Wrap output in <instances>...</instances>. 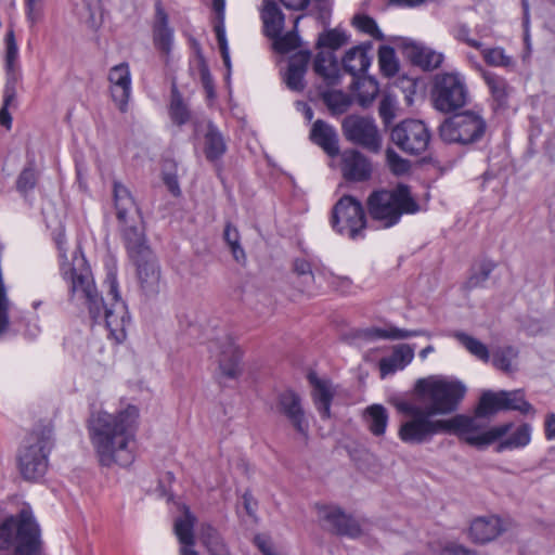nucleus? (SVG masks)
<instances>
[{
    "mask_svg": "<svg viewBox=\"0 0 555 555\" xmlns=\"http://www.w3.org/2000/svg\"><path fill=\"white\" fill-rule=\"evenodd\" d=\"M65 240L60 236L56 240L60 253V271L62 278L68 284L70 299H82L88 307L89 314L95 323L104 322L109 337L116 343L126 339V326L129 323L127 306L120 299L117 278L114 272H108L106 283L108 292L106 299L99 296L91 269L86 258L76 250L72 260H68L65 249Z\"/></svg>",
    "mask_w": 555,
    "mask_h": 555,
    "instance_id": "obj_1",
    "label": "nucleus"
},
{
    "mask_svg": "<svg viewBox=\"0 0 555 555\" xmlns=\"http://www.w3.org/2000/svg\"><path fill=\"white\" fill-rule=\"evenodd\" d=\"M392 404L406 416L398 429L399 439L406 444H423L431 441L436 435L453 434L469 446L485 448L511 428V424H501L483 430L477 417L462 414L448 420H435V415L429 414L427 409L405 399H396Z\"/></svg>",
    "mask_w": 555,
    "mask_h": 555,
    "instance_id": "obj_2",
    "label": "nucleus"
},
{
    "mask_svg": "<svg viewBox=\"0 0 555 555\" xmlns=\"http://www.w3.org/2000/svg\"><path fill=\"white\" fill-rule=\"evenodd\" d=\"M139 410L134 405L116 413H93L87 429L98 462L103 467H127L134 461Z\"/></svg>",
    "mask_w": 555,
    "mask_h": 555,
    "instance_id": "obj_3",
    "label": "nucleus"
},
{
    "mask_svg": "<svg viewBox=\"0 0 555 555\" xmlns=\"http://www.w3.org/2000/svg\"><path fill=\"white\" fill-rule=\"evenodd\" d=\"M42 555L41 530L30 508L0 521V555Z\"/></svg>",
    "mask_w": 555,
    "mask_h": 555,
    "instance_id": "obj_4",
    "label": "nucleus"
},
{
    "mask_svg": "<svg viewBox=\"0 0 555 555\" xmlns=\"http://www.w3.org/2000/svg\"><path fill=\"white\" fill-rule=\"evenodd\" d=\"M366 207L370 217L386 229L399 223L403 215L420 210L410 186L403 183L392 189L374 190L366 198Z\"/></svg>",
    "mask_w": 555,
    "mask_h": 555,
    "instance_id": "obj_5",
    "label": "nucleus"
},
{
    "mask_svg": "<svg viewBox=\"0 0 555 555\" xmlns=\"http://www.w3.org/2000/svg\"><path fill=\"white\" fill-rule=\"evenodd\" d=\"M415 391L429 414L437 416L454 412L466 393V387L459 380L430 376L418 379Z\"/></svg>",
    "mask_w": 555,
    "mask_h": 555,
    "instance_id": "obj_6",
    "label": "nucleus"
},
{
    "mask_svg": "<svg viewBox=\"0 0 555 555\" xmlns=\"http://www.w3.org/2000/svg\"><path fill=\"white\" fill-rule=\"evenodd\" d=\"M52 446L48 429L34 430L25 437L17 454V467L24 479L36 481L44 476Z\"/></svg>",
    "mask_w": 555,
    "mask_h": 555,
    "instance_id": "obj_7",
    "label": "nucleus"
},
{
    "mask_svg": "<svg viewBox=\"0 0 555 555\" xmlns=\"http://www.w3.org/2000/svg\"><path fill=\"white\" fill-rule=\"evenodd\" d=\"M116 216L121 223V236L130 258L149 256L152 251L147 244L145 234L138 227L128 225V214L134 208V199L130 191L120 182L115 181L113 185Z\"/></svg>",
    "mask_w": 555,
    "mask_h": 555,
    "instance_id": "obj_8",
    "label": "nucleus"
},
{
    "mask_svg": "<svg viewBox=\"0 0 555 555\" xmlns=\"http://www.w3.org/2000/svg\"><path fill=\"white\" fill-rule=\"evenodd\" d=\"M487 131L485 118L472 111L455 114L439 127L440 138L448 143L473 144L480 141Z\"/></svg>",
    "mask_w": 555,
    "mask_h": 555,
    "instance_id": "obj_9",
    "label": "nucleus"
},
{
    "mask_svg": "<svg viewBox=\"0 0 555 555\" xmlns=\"http://www.w3.org/2000/svg\"><path fill=\"white\" fill-rule=\"evenodd\" d=\"M436 109L451 113L468 102V90L464 77L459 73H442L436 76L433 88Z\"/></svg>",
    "mask_w": 555,
    "mask_h": 555,
    "instance_id": "obj_10",
    "label": "nucleus"
},
{
    "mask_svg": "<svg viewBox=\"0 0 555 555\" xmlns=\"http://www.w3.org/2000/svg\"><path fill=\"white\" fill-rule=\"evenodd\" d=\"M331 224L337 233L349 238L362 236L366 217L361 202L351 195H344L332 209Z\"/></svg>",
    "mask_w": 555,
    "mask_h": 555,
    "instance_id": "obj_11",
    "label": "nucleus"
},
{
    "mask_svg": "<svg viewBox=\"0 0 555 555\" xmlns=\"http://www.w3.org/2000/svg\"><path fill=\"white\" fill-rule=\"evenodd\" d=\"M390 138L404 153L421 155L428 149L431 135L422 120L406 119L391 130Z\"/></svg>",
    "mask_w": 555,
    "mask_h": 555,
    "instance_id": "obj_12",
    "label": "nucleus"
},
{
    "mask_svg": "<svg viewBox=\"0 0 555 555\" xmlns=\"http://www.w3.org/2000/svg\"><path fill=\"white\" fill-rule=\"evenodd\" d=\"M345 138L372 153L382 149V135L372 118L358 115L347 116L341 125Z\"/></svg>",
    "mask_w": 555,
    "mask_h": 555,
    "instance_id": "obj_13",
    "label": "nucleus"
},
{
    "mask_svg": "<svg viewBox=\"0 0 555 555\" xmlns=\"http://www.w3.org/2000/svg\"><path fill=\"white\" fill-rule=\"evenodd\" d=\"M317 516L320 525L325 530L349 538H358L362 530L360 524L351 516L345 514L341 508L334 505H317Z\"/></svg>",
    "mask_w": 555,
    "mask_h": 555,
    "instance_id": "obj_14",
    "label": "nucleus"
},
{
    "mask_svg": "<svg viewBox=\"0 0 555 555\" xmlns=\"http://www.w3.org/2000/svg\"><path fill=\"white\" fill-rule=\"evenodd\" d=\"M339 155L341 177L348 182H367L374 173L370 157L356 149L344 150Z\"/></svg>",
    "mask_w": 555,
    "mask_h": 555,
    "instance_id": "obj_15",
    "label": "nucleus"
},
{
    "mask_svg": "<svg viewBox=\"0 0 555 555\" xmlns=\"http://www.w3.org/2000/svg\"><path fill=\"white\" fill-rule=\"evenodd\" d=\"M109 91L114 103L125 113L131 95V74L129 64L124 62L108 72Z\"/></svg>",
    "mask_w": 555,
    "mask_h": 555,
    "instance_id": "obj_16",
    "label": "nucleus"
},
{
    "mask_svg": "<svg viewBox=\"0 0 555 555\" xmlns=\"http://www.w3.org/2000/svg\"><path fill=\"white\" fill-rule=\"evenodd\" d=\"M280 411L288 418L294 428L307 437L309 424L301 406L300 397L291 390L284 391L279 396Z\"/></svg>",
    "mask_w": 555,
    "mask_h": 555,
    "instance_id": "obj_17",
    "label": "nucleus"
},
{
    "mask_svg": "<svg viewBox=\"0 0 555 555\" xmlns=\"http://www.w3.org/2000/svg\"><path fill=\"white\" fill-rule=\"evenodd\" d=\"M308 380L312 386L311 397L315 409L322 418L331 417V405L335 396V389L328 379L319 378L315 373L308 375Z\"/></svg>",
    "mask_w": 555,
    "mask_h": 555,
    "instance_id": "obj_18",
    "label": "nucleus"
},
{
    "mask_svg": "<svg viewBox=\"0 0 555 555\" xmlns=\"http://www.w3.org/2000/svg\"><path fill=\"white\" fill-rule=\"evenodd\" d=\"M503 530L499 517H477L472 521L468 534L473 542L483 544L498 538Z\"/></svg>",
    "mask_w": 555,
    "mask_h": 555,
    "instance_id": "obj_19",
    "label": "nucleus"
},
{
    "mask_svg": "<svg viewBox=\"0 0 555 555\" xmlns=\"http://www.w3.org/2000/svg\"><path fill=\"white\" fill-rule=\"evenodd\" d=\"M130 259L137 267V273L142 288L146 292H155L159 283L160 271L154 253L150 251V255L146 257L139 256L138 258Z\"/></svg>",
    "mask_w": 555,
    "mask_h": 555,
    "instance_id": "obj_20",
    "label": "nucleus"
},
{
    "mask_svg": "<svg viewBox=\"0 0 555 555\" xmlns=\"http://www.w3.org/2000/svg\"><path fill=\"white\" fill-rule=\"evenodd\" d=\"M310 139L331 157L339 154L337 133L335 129L324 120L318 119L313 122Z\"/></svg>",
    "mask_w": 555,
    "mask_h": 555,
    "instance_id": "obj_21",
    "label": "nucleus"
},
{
    "mask_svg": "<svg viewBox=\"0 0 555 555\" xmlns=\"http://www.w3.org/2000/svg\"><path fill=\"white\" fill-rule=\"evenodd\" d=\"M414 358V348L401 344L393 348L389 357L382 358L378 362L380 376L384 378L387 375L393 374L398 370H403L412 362Z\"/></svg>",
    "mask_w": 555,
    "mask_h": 555,
    "instance_id": "obj_22",
    "label": "nucleus"
},
{
    "mask_svg": "<svg viewBox=\"0 0 555 555\" xmlns=\"http://www.w3.org/2000/svg\"><path fill=\"white\" fill-rule=\"evenodd\" d=\"M173 41V31L168 26V15L158 3L156 5V21L153 26V42L156 49L169 55Z\"/></svg>",
    "mask_w": 555,
    "mask_h": 555,
    "instance_id": "obj_23",
    "label": "nucleus"
},
{
    "mask_svg": "<svg viewBox=\"0 0 555 555\" xmlns=\"http://www.w3.org/2000/svg\"><path fill=\"white\" fill-rule=\"evenodd\" d=\"M260 17L263 24V33L268 38L276 37L283 31L285 15L275 1H262Z\"/></svg>",
    "mask_w": 555,
    "mask_h": 555,
    "instance_id": "obj_24",
    "label": "nucleus"
},
{
    "mask_svg": "<svg viewBox=\"0 0 555 555\" xmlns=\"http://www.w3.org/2000/svg\"><path fill=\"white\" fill-rule=\"evenodd\" d=\"M371 48V43H367L366 46L363 44L349 49L343 59L345 72L352 77L364 74L372 62V57L369 54Z\"/></svg>",
    "mask_w": 555,
    "mask_h": 555,
    "instance_id": "obj_25",
    "label": "nucleus"
},
{
    "mask_svg": "<svg viewBox=\"0 0 555 555\" xmlns=\"http://www.w3.org/2000/svg\"><path fill=\"white\" fill-rule=\"evenodd\" d=\"M310 54L308 52H299L294 54L288 63L284 81L293 91H302L305 89V75L307 72Z\"/></svg>",
    "mask_w": 555,
    "mask_h": 555,
    "instance_id": "obj_26",
    "label": "nucleus"
},
{
    "mask_svg": "<svg viewBox=\"0 0 555 555\" xmlns=\"http://www.w3.org/2000/svg\"><path fill=\"white\" fill-rule=\"evenodd\" d=\"M408 51L412 63L426 70L438 68L444 60L441 52L423 44L413 43L408 47Z\"/></svg>",
    "mask_w": 555,
    "mask_h": 555,
    "instance_id": "obj_27",
    "label": "nucleus"
},
{
    "mask_svg": "<svg viewBox=\"0 0 555 555\" xmlns=\"http://www.w3.org/2000/svg\"><path fill=\"white\" fill-rule=\"evenodd\" d=\"M313 67L314 72L323 78L327 86H335L339 82V66L332 52H319L314 59Z\"/></svg>",
    "mask_w": 555,
    "mask_h": 555,
    "instance_id": "obj_28",
    "label": "nucleus"
},
{
    "mask_svg": "<svg viewBox=\"0 0 555 555\" xmlns=\"http://www.w3.org/2000/svg\"><path fill=\"white\" fill-rule=\"evenodd\" d=\"M292 271L297 276L298 289L308 296L315 294V276L310 261L305 258H295L292 263Z\"/></svg>",
    "mask_w": 555,
    "mask_h": 555,
    "instance_id": "obj_29",
    "label": "nucleus"
},
{
    "mask_svg": "<svg viewBox=\"0 0 555 555\" xmlns=\"http://www.w3.org/2000/svg\"><path fill=\"white\" fill-rule=\"evenodd\" d=\"M227 152V142L218 128L208 122L204 135V154L209 162L220 159Z\"/></svg>",
    "mask_w": 555,
    "mask_h": 555,
    "instance_id": "obj_30",
    "label": "nucleus"
},
{
    "mask_svg": "<svg viewBox=\"0 0 555 555\" xmlns=\"http://www.w3.org/2000/svg\"><path fill=\"white\" fill-rule=\"evenodd\" d=\"M182 516L176 518L173 524L175 534L179 542L182 544L194 545V526L196 522V516L191 512L190 507L185 504L180 506Z\"/></svg>",
    "mask_w": 555,
    "mask_h": 555,
    "instance_id": "obj_31",
    "label": "nucleus"
},
{
    "mask_svg": "<svg viewBox=\"0 0 555 555\" xmlns=\"http://www.w3.org/2000/svg\"><path fill=\"white\" fill-rule=\"evenodd\" d=\"M509 424H511V427H513V424L512 423H509ZM509 429H512V428H509ZM509 431L511 430H508L505 434V436ZM531 433H532V427L529 424L525 423V424L519 425L509 436L502 439L504 437V435H503L496 439V441L500 440L495 448L496 452H503L505 450H514V449L525 448L531 441ZM493 442H495V440Z\"/></svg>",
    "mask_w": 555,
    "mask_h": 555,
    "instance_id": "obj_32",
    "label": "nucleus"
},
{
    "mask_svg": "<svg viewBox=\"0 0 555 555\" xmlns=\"http://www.w3.org/2000/svg\"><path fill=\"white\" fill-rule=\"evenodd\" d=\"M199 541L209 555H231L219 531L209 524H203L201 526Z\"/></svg>",
    "mask_w": 555,
    "mask_h": 555,
    "instance_id": "obj_33",
    "label": "nucleus"
},
{
    "mask_svg": "<svg viewBox=\"0 0 555 555\" xmlns=\"http://www.w3.org/2000/svg\"><path fill=\"white\" fill-rule=\"evenodd\" d=\"M481 75L494 102L496 103V106H506L509 95V87L506 79L495 73L486 69H481Z\"/></svg>",
    "mask_w": 555,
    "mask_h": 555,
    "instance_id": "obj_34",
    "label": "nucleus"
},
{
    "mask_svg": "<svg viewBox=\"0 0 555 555\" xmlns=\"http://www.w3.org/2000/svg\"><path fill=\"white\" fill-rule=\"evenodd\" d=\"M496 266L495 261L487 258L474 262L465 287L467 289L483 287Z\"/></svg>",
    "mask_w": 555,
    "mask_h": 555,
    "instance_id": "obj_35",
    "label": "nucleus"
},
{
    "mask_svg": "<svg viewBox=\"0 0 555 555\" xmlns=\"http://www.w3.org/2000/svg\"><path fill=\"white\" fill-rule=\"evenodd\" d=\"M364 420L369 430L374 436H383L386 431L389 415L386 408L382 404H372L364 411Z\"/></svg>",
    "mask_w": 555,
    "mask_h": 555,
    "instance_id": "obj_36",
    "label": "nucleus"
},
{
    "mask_svg": "<svg viewBox=\"0 0 555 555\" xmlns=\"http://www.w3.org/2000/svg\"><path fill=\"white\" fill-rule=\"evenodd\" d=\"M504 395L505 390H487L482 392L476 408V416L486 417L493 415L499 411H504Z\"/></svg>",
    "mask_w": 555,
    "mask_h": 555,
    "instance_id": "obj_37",
    "label": "nucleus"
},
{
    "mask_svg": "<svg viewBox=\"0 0 555 555\" xmlns=\"http://www.w3.org/2000/svg\"><path fill=\"white\" fill-rule=\"evenodd\" d=\"M353 88L358 103L365 107L370 105L378 94L379 88L377 81L373 77H353Z\"/></svg>",
    "mask_w": 555,
    "mask_h": 555,
    "instance_id": "obj_38",
    "label": "nucleus"
},
{
    "mask_svg": "<svg viewBox=\"0 0 555 555\" xmlns=\"http://www.w3.org/2000/svg\"><path fill=\"white\" fill-rule=\"evenodd\" d=\"M485 63L493 67H502L507 70H513L516 66V61L512 55H508L502 47L478 49Z\"/></svg>",
    "mask_w": 555,
    "mask_h": 555,
    "instance_id": "obj_39",
    "label": "nucleus"
},
{
    "mask_svg": "<svg viewBox=\"0 0 555 555\" xmlns=\"http://www.w3.org/2000/svg\"><path fill=\"white\" fill-rule=\"evenodd\" d=\"M21 79V70H5V85L3 89V105L1 114L5 115L9 121L12 120V118L8 109L16 102V87Z\"/></svg>",
    "mask_w": 555,
    "mask_h": 555,
    "instance_id": "obj_40",
    "label": "nucleus"
},
{
    "mask_svg": "<svg viewBox=\"0 0 555 555\" xmlns=\"http://www.w3.org/2000/svg\"><path fill=\"white\" fill-rule=\"evenodd\" d=\"M169 115L172 121L179 126L186 124L191 116L190 111L183 102L182 95L176 86L171 89Z\"/></svg>",
    "mask_w": 555,
    "mask_h": 555,
    "instance_id": "obj_41",
    "label": "nucleus"
},
{
    "mask_svg": "<svg viewBox=\"0 0 555 555\" xmlns=\"http://www.w3.org/2000/svg\"><path fill=\"white\" fill-rule=\"evenodd\" d=\"M454 338H456L461 345L473 356L478 358L479 360H482L485 362H488L490 359L488 347L478 340L477 338L463 333V332H455L453 334Z\"/></svg>",
    "mask_w": 555,
    "mask_h": 555,
    "instance_id": "obj_42",
    "label": "nucleus"
},
{
    "mask_svg": "<svg viewBox=\"0 0 555 555\" xmlns=\"http://www.w3.org/2000/svg\"><path fill=\"white\" fill-rule=\"evenodd\" d=\"M513 410L521 414H533L535 412L531 403L525 399V392L521 389L506 391L504 395V411Z\"/></svg>",
    "mask_w": 555,
    "mask_h": 555,
    "instance_id": "obj_43",
    "label": "nucleus"
},
{
    "mask_svg": "<svg viewBox=\"0 0 555 555\" xmlns=\"http://www.w3.org/2000/svg\"><path fill=\"white\" fill-rule=\"evenodd\" d=\"M301 16H297L294 23V30L286 34L280 33L276 37H270L273 40V48L279 53H288L299 47V37L297 26Z\"/></svg>",
    "mask_w": 555,
    "mask_h": 555,
    "instance_id": "obj_44",
    "label": "nucleus"
},
{
    "mask_svg": "<svg viewBox=\"0 0 555 555\" xmlns=\"http://www.w3.org/2000/svg\"><path fill=\"white\" fill-rule=\"evenodd\" d=\"M38 178L39 175L36 170L35 160L31 159L18 175L15 182L16 190L23 195L28 194L36 188Z\"/></svg>",
    "mask_w": 555,
    "mask_h": 555,
    "instance_id": "obj_45",
    "label": "nucleus"
},
{
    "mask_svg": "<svg viewBox=\"0 0 555 555\" xmlns=\"http://www.w3.org/2000/svg\"><path fill=\"white\" fill-rule=\"evenodd\" d=\"M318 274L328 284L331 289L340 294H348L352 288V280L346 275H337L326 268L318 270Z\"/></svg>",
    "mask_w": 555,
    "mask_h": 555,
    "instance_id": "obj_46",
    "label": "nucleus"
},
{
    "mask_svg": "<svg viewBox=\"0 0 555 555\" xmlns=\"http://www.w3.org/2000/svg\"><path fill=\"white\" fill-rule=\"evenodd\" d=\"M375 336L383 339L399 340L416 336H428L429 334L424 330H403L393 325L386 326L384 328L374 330Z\"/></svg>",
    "mask_w": 555,
    "mask_h": 555,
    "instance_id": "obj_47",
    "label": "nucleus"
},
{
    "mask_svg": "<svg viewBox=\"0 0 555 555\" xmlns=\"http://www.w3.org/2000/svg\"><path fill=\"white\" fill-rule=\"evenodd\" d=\"M378 64L380 72L386 77L395 76L399 70L395 50L391 47L383 46L378 50Z\"/></svg>",
    "mask_w": 555,
    "mask_h": 555,
    "instance_id": "obj_48",
    "label": "nucleus"
},
{
    "mask_svg": "<svg viewBox=\"0 0 555 555\" xmlns=\"http://www.w3.org/2000/svg\"><path fill=\"white\" fill-rule=\"evenodd\" d=\"M517 351L513 347H503L493 352L492 364L504 373L514 371L513 361L517 358Z\"/></svg>",
    "mask_w": 555,
    "mask_h": 555,
    "instance_id": "obj_49",
    "label": "nucleus"
},
{
    "mask_svg": "<svg viewBox=\"0 0 555 555\" xmlns=\"http://www.w3.org/2000/svg\"><path fill=\"white\" fill-rule=\"evenodd\" d=\"M223 237L229 245L234 259L237 262L244 261L246 259V255L240 243L241 236L238 230L231 223H227Z\"/></svg>",
    "mask_w": 555,
    "mask_h": 555,
    "instance_id": "obj_50",
    "label": "nucleus"
},
{
    "mask_svg": "<svg viewBox=\"0 0 555 555\" xmlns=\"http://www.w3.org/2000/svg\"><path fill=\"white\" fill-rule=\"evenodd\" d=\"M323 101L335 114H341L348 109L351 102L347 94L341 91H327L323 93Z\"/></svg>",
    "mask_w": 555,
    "mask_h": 555,
    "instance_id": "obj_51",
    "label": "nucleus"
},
{
    "mask_svg": "<svg viewBox=\"0 0 555 555\" xmlns=\"http://www.w3.org/2000/svg\"><path fill=\"white\" fill-rule=\"evenodd\" d=\"M386 164L390 172L397 177L409 173L411 164L408 159L401 157L395 150L388 147L385 153Z\"/></svg>",
    "mask_w": 555,
    "mask_h": 555,
    "instance_id": "obj_52",
    "label": "nucleus"
},
{
    "mask_svg": "<svg viewBox=\"0 0 555 555\" xmlns=\"http://www.w3.org/2000/svg\"><path fill=\"white\" fill-rule=\"evenodd\" d=\"M5 70H21L18 67V47L13 29H9L5 38Z\"/></svg>",
    "mask_w": 555,
    "mask_h": 555,
    "instance_id": "obj_53",
    "label": "nucleus"
},
{
    "mask_svg": "<svg viewBox=\"0 0 555 555\" xmlns=\"http://www.w3.org/2000/svg\"><path fill=\"white\" fill-rule=\"evenodd\" d=\"M352 23L362 33H365L376 39L383 38V35H382L380 30L378 29V26H377L375 20L367 15H356L353 17Z\"/></svg>",
    "mask_w": 555,
    "mask_h": 555,
    "instance_id": "obj_54",
    "label": "nucleus"
},
{
    "mask_svg": "<svg viewBox=\"0 0 555 555\" xmlns=\"http://www.w3.org/2000/svg\"><path fill=\"white\" fill-rule=\"evenodd\" d=\"M397 101L390 95L383 96L379 103L378 113L385 125H389L396 117Z\"/></svg>",
    "mask_w": 555,
    "mask_h": 555,
    "instance_id": "obj_55",
    "label": "nucleus"
},
{
    "mask_svg": "<svg viewBox=\"0 0 555 555\" xmlns=\"http://www.w3.org/2000/svg\"><path fill=\"white\" fill-rule=\"evenodd\" d=\"M346 41L344 34L332 29L324 34H322L319 38V46L327 47L330 49L336 50L340 48Z\"/></svg>",
    "mask_w": 555,
    "mask_h": 555,
    "instance_id": "obj_56",
    "label": "nucleus"
},
{
    "mask_svg": "<svg viewBox=\"0 0 555 555\" xmlns=\"http://www.w3.org/2000/svg\"><path fill=\"white\" fill-rule=\"evenodd\" d=\"M231 352L234 358V361H232L229 364L221 362L220 369H221L222 374L224 376H227L228 378H236L241 373V369H240L238 362H237L241 357V351L237 346H235L234 344H231Z\"/></svg>",
    "mask_w": 555,
    "mask_h": 555,
    "instance_id": "obj_57",
    "label": "nucleus"
},
{
    "mask_svg": "<svg viewBox=\"0 0 555 555\" xmlns=\"http://www.w3.org/2000/svg\"><path fill=\"white\" fill-rule=\"evenodd\" d=\"M215 33H216L217 41L219 44V49H220L224 65L229 68L230 67V54H229V48H228V41L225 38V29H224L223 22H220L215 26Z\"/></svg>",
    "mask_w": 555,
    "mask_h": 555,
    "instance_id": "obj_58",
    "label": "nucleus"
},
{
    "mask_svg": "<svg viewBox=\"0 0 555 555\" xmlns=\"http://www.w3.org/2000/svg\"><path fill=\"white\" fill-rule=\"evenodd\" d=\"M170 167L172 169H176V165L175 164H170ZM163 180H164V183L166 184V186L168 188L169 192L173 196H180L181 195V190H180V185H179L178 176H177L176 170L172 171V170L165 169L164 173H163Z\"/></svg>",
    "mask_w": 555,
    "mask_h": 555,
    "instance_id": "obj_59",
    "label": "nucleus"
},
{
    "mask_svg": "<svg viewBox=\"0 0 555 555\" xmlns=\"http://www.w3.org/2000/svg\"><path fill=\"white\" fill-rule=\"evenodd\" d=\"M26 15L31 25L36 24L42 14L41 0H25Z\"/></svg>",
    "mask_w": 555,
    "mask_h": 555,
    "instance_id": "obj_60",
    "label": "nucleus"
},
{
    "mask_svg": "<svg viewBox=\"0 0 555 555\" xmlns=\"http://www.w3.org/2000/svg\"><path fill=\"white\" fill-rule=\"evenodd\" d=\"M440 555H478L475 551L457 543H448L441 551Z\"/></svg>",
    "mask_w": 555,
    "mask_h": 555,
    "instance_id": "obj_61",
    "label": "nucleus"
},
{
    "mask_svg": "<svg viewBox=\"0 0 555 555\" xmlns=\"http://www.w3.org/2000/svg\"><path fill=\"white\" fill-rule=\"evenodd\" d=\"M456 38L474 49L482 48V42L469 37V29L466 26H461L459 28Z\"/></svg>",
    "mask_w": 555,
    "mask_h": 555,
    "instance_id": "obj_62",
    "label": "nucleus"
},
{
    "mask_svg": "<svg viewBox=\"0 0 555 555\" xmlns=\"http://www.w3.org/2000/svg\"><path fill=\"white\" fill-rule=\"evenodd\" d=\"M544 431L547 440L555 441V413L546 415L544 421Z\"/></svg>",
    "mask_w": 555,
    "mask_h": 555,
    "instance_id": "obj_63",
    "label": "nucleus"
},
{
    "mask_svg": "<svg viewBox=\"0 0 555 555\" xmlns=\"http://www.w3.org/2000/svg\"><path fill=\"white\" fill-rule=\"evenodd\" d=\"M255 544L258 546V548L262 552L263 555H276L273 552L269 541L264 537L256 535Z\"/></svg>",
    "mask_w": 555,
    "mask_h": 555,
    "instance_id": "obj_64",
    "label": "nucleus"
}]
</instances>
